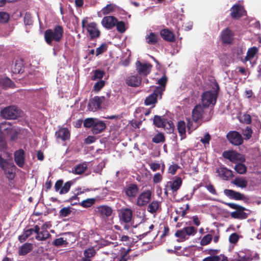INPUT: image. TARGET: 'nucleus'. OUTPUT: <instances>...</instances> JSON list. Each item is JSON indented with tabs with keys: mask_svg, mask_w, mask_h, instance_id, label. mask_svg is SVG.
Instances as JSON below:
<instances>
[{
	"mask_svg": "<svg viewBox=\"0 0 261 261\" xmlns=\"http://www.w3.org/2000/svg\"><path fill=\"white\" fill-rule=\"evenodd\" d=\"M235 171L239 174H243L246 172L247 167L242 163H238L236 165L234 168Z\"/></svg>",
	"mask_w": 261,
	"mask_h": 261,
	"instance_id": "obj_41",
	"label": "nucleus"
},
{
	"mask_svg": "<svg viewBox=\"0 0 261 261\" xmlns=\"http://www.w3.org/2000/svg\"><path fill=\"white\" fill-rule=\"evenodd\" d=\"M67 244L68 242L66 240H64L63 238L56 239L53 242V245L56 247L61 246L63 245H67Z\"/></svg>",
	"mask_w": 261,
	"mask_h": 261,
	"instance_id": "obj_54",
	"label": "nucleus"
},
{
	"mask_svg": "<svg viewBox=\"0 0 261 261\" xmlns=\"http://www.w3.org/2000/svg\"><path fill=\"white\" fill-rule=\"evenodd\" d=\"M197 232V229L194 226H188L179 230H177L175 236L181 239L186 240L188 239V236H194Z\"/></svg>",
	"mask_w": 261,
	"mask_h": 261,
	"instance_id": "obj_8",
	"label": "nucleus"
},
{
	"mask_svg": "<svg viewBox=\"0 0 261 261\" xmlns=\"http://www.w3.org/2000/svg\"><path fill=\"white\" fill-rule=\"evenodd\" d=\"M177 129L181 139L186 137V123L184 121H180L177 124Z\"/></svg>",
	"mask_w": 261,
	"mask_h": 261,
	"instance_id": "obj_37",
	"label": "nucleus"
},
{
	"mask_svg": "<svg viewBox=\"0 0 261 261\" xmlns=\"http://www.w3.org/2000/svg\"><path fill=\"white\" fill-rule=\"evenodd\" d=\"M6 166L5 167V169H3L5 171V174L7 177L9 179V180H12L14 178L15 176V173L13 171V169H7Z\"/></svg>",
	"mask_w": 261,
	"mask_h": 261,
	"instance_id": "obj_58",
	"label": "nucleus"
},
{
	"mask_svg": "<svg viewBox=\"0 0 261 261\" xmlns=\"http://www.w3.org/2000/svg\"><path fill=\"white\" fill-rule=\"evenodd\" d=\"M212 240V236L211 234H207L201 239L200 244L202 246H205L210 244Z\"/></svg>",
	"mask_w": 261,
	"mask_h": 261,
	"instance_id": "obj_59",
	"label": "nucleus"
},
{
	"mask_svg": "<svg viewBox=\"0 0 261 261\" xmlns=\"http://www.w3.org/2000/svg\"><path fill=\"white\" fill-rule=\"evenodd\" d=\"M36 233L35 239L38 241H45L51 237V234L45 229H41V231L39 230V232Z\"/></svg>",
	"mask_w": 261,
	"mask_h": 261,
	"instance_id": "obj_35",
	"label": "nucleus"
},
{
	"mask_svg": "<svg viewBox=\"0 0 261 261\" xmlns=\"http://www.w3.org/2000/svg\"><path fill=\"white\" fill-rule=\"evenodd\" d=\"M126 195L128 197H135L139 192V188L135 184L129 185L124 190Z\"/></svg>",
	"mask_w": 261,
	"mask_h": 261,
	"instance_id": "obj_25",
	"label": "nucleus"
},
{
	"mask_svg": "<svg viewBox=\"0 0 261 261\" xmlns=\"http://www.w3.org/2000/svg\"><path fill=\"white\" fill-rule=\"evenodd\" d=\"M182 185V179L179 176H175L173 181H168L166 184V187L169 188L173 193H176L180 189Z\"/></svg>",
	"mask_w": 261,
	"mask_h": 261,
	"instance_id": "obj_17",
	"label": "nucleus"
},
{
	"mask_svg": "<svg viewBox=\"0 0 261 261\" xmlns=\"http://www.w3.org/2000/svg\"><path fill=\"white\" fill-rule=\"evenodd\" d=\"M142 82V77L138 75H133L127 76L126 78V84L130 87H139Z\"/></svg>",
	"mask_w": 261,
	"mask_h": 261,
	"instance_id": "obj_22",
	"label": "nucleus"
},
{
	"mask_svg": "<svg viewBox=\"0 0 261 261\" xmlns=\"http://www.w3.org/2000/svg\"><path fill=\"white\" fill-rule=\"evenodd\" d=\"M114 5L112 4H108L106 7L103 8L101 12L103 15L109 14L114 11Z\"/></svg>",
	"mask_w": 261,
	"mask_h": 261,
	"instance_id": "obj_47",
	"label": "nucleus"
},
{
	"mask_svg": "<svg viewBox=\"0 0 261 261\" xmlns=\"http://www.w3.org/2000/svg\"><path fill=\"white\" fill-rule=\"evenodd\" d=\"M146 42L149 45H155L160 40V37L157 33L150 32L145 36Z\"/></svg>",
	"mask_w": 261,
	"mask_h": 261,
	"instance_id": "obj_31",
	"label": "nucleus"
},
{
	"mask_svg": "<svg viewBox=\"0 0 261 261\" xmlns=\"http://www.w3.org/2000/svg\"><path fill=\"white\" fill-rule=\"evenodd\" d=\"M226 138L229 142L234 145L239 146L243 142L241 135L237 131L229 132L226 135Z\"/></svg>",
	"mask_w": 261,
	"mask_h": 261,
	"instance_id": "obj_12",
	"label": "nucleus"
},
{
	"mask_svg": "<svg viewBox=\"0 0 261 261\" xmlns=\"http://www.w3.org/2000/svg\"><path fill=\"white\" fill-rule=\"evenodd\" d=\"M117 21V19L115 17L113 16H107L102 18L101 24L107 30H110L115 26Z\"/></svg>",
	"mask_w": 261,
	"mask_h": 261,
	"instance_id": "obj_19",
	"label": "nucleus"
},
{
	"mask_svg": "<svg viewBox=\"0 0 261 261\" xmlns=\"http://www.w3.org/2000/svg\"><path fill=\"white\" fill-rule=\"evenodd\" d=\"M63 27L60 25H56L53 29H48L45 31L44 38L47 44L51 46L54 41L60 42L63 38Z\"/></svg>",
	"mask_w": 261,
	"mask_h": 261,
	"instance_id": "obj_1",
	"label": "nucleus"
},
{
	"mask_svg": "<svg viewBox=\"0 0 261 261\" xmlns=\"http://www.w3.org/2000/svg\"><path fill=\"white\" fill-rule=\"evenodd\" d=\"M152 141L156 144L164 143L165 141V137L163 133H159L152 138Z\"/></svg>",
	"mask_w": 261,
	"mask_h": 261,
	"instance_id": "obj_42",
	"label": "nucleus"
},
{
	"mask_svg": "<svg viewBox=\"0 0 261 261\" xmlns=\"http://www.w3.org/2000/svg\"><path fill=\"white\" fill-rule=\"evenodd\" d=\"M243 8L239 5H234L231 8L230 15L233 19H238L242 16Z\"/></svg>",
	"mask_w": 261,
	"mask_h": 261,
	"instance_id": "obj_29",
	"label": "nucleus"
},
{
	"mask_svg": "<svg viewBox=\"0 0 261 261\" xmlns=\"http://www.w3.org/2000/svg\"><path fill=\"white\" fill-rule=\"evenodd\" d=\"M40 228L39 226L37 225H35L34 227V228H30L28 229H27L24 231V233L26 234V235L29 237L30 236H31L33 233L34 232L36 233L39 232V230H40Z\"/></svg>",
	"mask_w": 261,
	"mask_h": 261,
	"instance_id": "obj_56",
	"label": "nucleus"
},
{
	"mask_svg": "<svg viewBox=\"0 0 261 261\" xmlns=\"http://www.w3.org/2000/svg\"><path fill=\"white\" fill-rule=\"evenodd\" d=\"M133 216V211L128 208H121L120 211L119 218L120 221L125 223H129Z\"/></svg>",
	"mask_w": 261,
	"mask_h": 261,
	"instance_id": "obj_20",
	"label": "nucleus"
},
{
	"mask_svg": "<svg viewBox=\"0 0 261 261\" xmlns=\"http://www.w3.org/2000/svg\"><path fill=\"white\" fill-rule=\"evenodd\" d=\"M115 26L116 27L117 30L120 33H124L126 30L125 23L122 21H118L117 20Z\"/></svg>",
	"mask_w": 261,
	"mask_h": 261,
	"instance_id": "obj_55",
	"label": "nucleus"
},
{
	"mask_svg": "<svg viewBox=\"0 0 261 261\" xmlns=\"http://www.w3.org/2000/svg\"><path fill=\"white\" fill-rule=\"evenodd\" d=\"M152 67V65L150 63H142L139 61L136 62V70L140 77L148 75L150 73Z\"/></svg>",
	"mask_w": 261,
	"mask_h": 261,
	"instance_id": "obj_9",
	"label": "nucleus"
},
{
	"mask_svg": "<svg viewBox=\"0 0 261 261\" xmlns=\"http://www.w3.org/2000/svg\"><path fill=\"white\" fill-rule=\"evenodd\" d=\"M95 202V199L94 198H88L86 200H83L80 203V205L83 206V207L88 208L91 207L92 205H93Z\"/></svg>",
	"mask_w": 261,
	"mask_h": 261,
	"instance_id": "obj_45",
	"label": "nucleus"
},
{
	"mask_svg": "<svg viewBox=\"0 0 261 261\" xmlns=\"http://www.w3.org/2000/svg\"><path fill=\"white\" fill-rule=\"evenodd\" d=\"M232 183L238 187L241 188H246L247 186V181L244 178L238 177L236 178Z\"/></svg>",
	"mask_w": 261,
	"mask_h": 261,
	"instance_id": "obj_36",
	"label": "nucleus"
},
{
	"mask_svg": "<svg viewBox=\"0 0 261 261\" xmlns=\"http://www.w3.org/2000/svg\"><path fill=\"white\" fill-rule=\"evenodd\" d=\"M151 193L149 190H146L142 192L138 197L137 204L142 206L146 205L150 200Z\"/></svg>",
	"mask_w": 261,
	"mask_h": 261,
	"instance_id": "obj_13",
	"label": "nucleus"
},
{
	"mask_svg": "<svg viewBox=\"0 0 261 261\" xmlns=\"http://www.w3.org/2000/svg\"><path fill=\"white\" fill-rule=\"evenodd\" d=\"M250 258L243 251H240L237 253V256L234 259V261H249Z\"/></svg>",
	"mask_w": 261,
	"mask_h": 261,
	"instance_id": "obj_44",
	"label": "nucleus"
},
{
	"mask_svg": "<svg viewBox=\"0 0 261 261\" xmlns=\"http://www.w3.org/2000/svg\"><path fill=\"white\" fill-rule=\"evenodd\" d=\"M104 96H95L93 98H90L88 105V110L95 112L101 108V104L105 101Z\"/></svg>",
	"mask_w": 261,
	"mask_h": 261,
	"instance_id": "obj_10",
	"label": "nucleus"
},
{
	"mask_svg": "<svg viewBox=\"0 0 261 261\" xmlns=\"http://www.w3.org/2000/svg\"><path fill=\"white\" fill-rule=\"evenodd\" d=\"M14 161L16 165L22 168L25 163V152L22 149H19L14 153Z\"/></svg>",
	"mask_w": 261,
	"mask_h": 261,
	"instance_id": "obj_16",
	"label": "nucleus"
},
{
	"mask_svg": "<svg viewBox=\"0 0 261 261\" xmlns=\"http://www.w3.org/2000/svg\"><path fill=\"white\" fill-rule=\"evenodd\" d=\"M160 206V203L157 201H152L149 204L147 207V211L153 214L156 212Z\"/></svg>",
	"mask_w": 261,
	"mask_h": 261,
	"instance_id": "obj_39",
	"label": "nucleus"
},
{
	"mask_svg": "<svg viewBox=\"0 0 261 261\" xmlns=\"http://www.w3.org/2000/svg\"><path fill=\"white\" fill-rule=\"evenodd\" d=\"M7 149V144L5 142H2L0 144V167L2 169H5V167L9 164L8 161L2 157V152H5Z\"/></svg>",
	"mask_w": 261,
	"mask_h": 261,
	"instance_id": "obj_30",
	"label": "nucleus"
},
{
	"mask_svg": "<svg viewBox=\"0 0 261 261\" xmlns=\"http://www.w3.org/2000/svg\"><path fill=\"white\" fill-rule=\"evenodd\" d=\"M106 82L103 80H100L97 82L93 86V90L98 92L105 86Z\"/></svg>",
	"mask_w": 261,
	"mask_h": 261,
	"instance_id": "obj_52",
	"label": "nucleus"
},
{
	"mask_svg": "<svg viewBox=\"0 0 261 261\" xmlns=\"http://www.w3.org/2000/svg\"><path fill=\"white\" fill-rule=\"evenodd\" d=\"M239 239V235L237 233H233L229 236V241L231 243L236 244Z\"/></svg>",
	"mask_w": 261,
	"mask_h": 261,
	"instance_id": "obj_63",
	"label": "nucleus"
},
{
	"mask_svg": "<svg viewBox=\"0 0 261 261\" xmlns=\"http://www.w3.org/2000/svg\"><path fill=\"white\" fill-rule=\"evenodd\" d=\"M160 35L165 41L173 42L175 40V35L168 29H164L160 31Z\"/></svg>",
	"mask_w": 261,
	"mask_h": 261,
	"instance_id": "obj_26",
	"label": "nucleus"
},
{
	"mask_svg": "<svg viewBox=\"0 0 261 261\" xmlns=\"http://www.w3.org/2000/svg\"><path fill=\"white\" fill-rule=\"evenodd\" d=\"M164 89L160 86L156 87L153 93L147 96L145 101L144 103L146 106H150L154 105L157 102L158 97L160 96V98H162Z\"/></svg>",
	"mask_w": 261,
	"mask_h": 261,
	"instance_id": "obj_7",
	"label": "nucleus"
},
{
	"mask_svg": "<svg viewBox=\"0 0 261 261\" xmlns=\"http://www.w3.org/2000/svg\"><path fill=\"white\" fill-rule=\"evenodd\" d=\"M233 36L232 31L228 28H226L221 32V38L222 42L224 44H231L233 40Z\"/></svg>",
	"mask_w": 261,
	"mask_h": 261,
	"instance_id": "obj_15",
	"label": "nucleus"
},
{
	"mask_svg": "<svg viewBox=\"0 0 261 261\" xmlns=\"http://www.w3.org/2000/svg\"><path fill=\"white\" fill-rule=\"evenodd\" d=\"M12 71L14 74L23 72L22 63L20 61H15L14 65L12 66Z\"/></svg>",
	"mask_w": 261,
	"mask_h": 261,
	"instance_id": "obj_38",
	"label": "nucleus"
},
{
	"mask_svg": "<svg viewBox=\"0 0 261 261\" xmlns=\"http://www.w3.org/2000/svg\"><path fill=\"white\" fill-rule=\"evenodd\" d=\"M252 130L249 126H247L245 129H243L242 132L246 140H248L252 137Z\"/></svg>",
	"mask_w": 261,
	"mask_h": 261,
	"instance_id": "obj_53",
	"label": "nucleus"
},
{
	"mask_svg": "<svg viewBox=\"0 0 261 261\" xmlns=\"http://www.w3.org/2000/svg\"><path fill=\"white\" fill-rule=\"evenodd\" d=\"M33 245L31 243H25L23 244L18 250V254L20 256L25 255L33 249Z\"/></svg>",
	"mask_w": 261,
	"mask_h": 261,
	"instance_id": "obj_32",
	"label": "nucleus"
},
{
	"mask_svg": "<svg viewBox=\"0 0 261 261\" xmlns=\"http://www.w3.org/2000/svg\"><path fill=\"white\" fill-rule=\"evenodd\" d=\"M106 128V124L103 121L96 119L91 131L93 134L96 135L102 132Z\"/></svg>",
	"mask_w": 261,
	"mask_h": 261,
	"instance_id": "obj_27",
	"label": "nucleus"
},
{
	"mask_svg": "<svg viewBox=\"0 0 261 261\" xmlns=\"http://www.w3.org/2000/svg\"><path fill=\"white\" fill-rule=\"evenodd\" d=\"M13 129L10 122L5 121L0 123V131L4 135L9 136V134H11Z\"/></svg>",
	"mask_w": 261,
	"mask_h": 261,
	"instance_id": "obj_28",
	"label": "nucleus"
},
{
	"mask_svg": "<svg viewBox=\"0 0 261 261\" xmlns=\"http://www.w3.org/2000/svg\"><path fill=\"white\" fill-rule=\"evenodd\" d=\"M241 121L245 124H250L252 122L251 117L248 114H244L242 116Z\"/></svg>",
	"mask_w": 261,
	"mask_h": 261,
	"instance_id": "obj_61",
	"label": "nucleus"
},
{
	"mask_svg": "<svg viewBox=\"0 0 261 261\" xmlns=\"http://www.w3.org/2000/svg\"><path fill=\"white\" fill-rule=\"evenodd\" d=\"M222 156L224 158L229 160L232 163L241 162L245 161V156L234 150H226L223 152Z\"/></svg>",
	"mask_w": 261,
	"mask_h": 261,
	"instance_id": "obj_6",
	"label": "nucleus"
},
{
	"mask_svg": "<svg viewBox=\"0 0 261 261\" xmlns=\"http://www.w3.org/2000/svg\"><path fill=\"white\" fill-rule=\"evenodd\" d=\"M87 169V165L86 163L79 164L72 168V172L75 174H83Z\"/></svg>",
	"mask_w": 261,
	"mask_h": 261,
	"instance_id": "obj_34",
	"label": "nucleus"
},
{
	"mask_svg": "<svg viewBox=\"0 0 261 261\" xmlns=\"http://www.w3.org/2000/svg\"><path fill=\"white\" fill-rule=\"evenodd\" d=\"M72 184L71 181L66 182L63 185V180L62 179L58 180L55 185V190L56 192H59V194H64L68 193Z\"/></svg>",
	"mask_w": 261,
	"mask_h": 261,
	"instance_id": "obj_11",
	"label": "nucleus"
},
{
	"mask_svg": "<svg viewBox=\"0 0 261 261\" xmlns=\"http://www.w3.org/2000/svg\"><path fill=\"white\" fill-rule=\"evenodd\" d=\"M1 84L5 87L12 88L15 86L14 83L8 77L2 79Z\"/></svg>",
	"mask_w": 261,
	"mask_h": 261,
	"instance_id": "obj_46",
	"label": "nucleus"
},
{
	"mask_svg": "<svg viewBox=\"0 0 261 261\" xmlns=\"http://www.w3.org/2000/svg\"><path fill=\"white\" fill-rule=\"evenodd\" d=\"M105 75V72L100 69H96L94 70L93 75L91 76V79L93 81H96L98 79L101 80Z\"/></svg>",
	"mask_w": 261,
	"mask_h": 261,
	"instance_id": "obj_43",
	"label": "nucleus"
},
{
	"mask_svg": "<svg viewBox=\"0 0 261 261\" xmlns=\"http://www.w3.org/2000/svg\"><path fill=\"white\" fill-rule=\"evenodd\" d=\"M165 122L162 127L167 129L168 133L173 132L174 129L173 123L171 121H168L167 119H166Z\"/></svg>",
	"mask_w": 261,
	"mask_h": 261,
	"instance_id": "obj_48",
	"label": "nucleus"
},
{
	"mask_svg": "<svg viewBox=\"0 0 261 261\" xmlns=\"http://www.w3.org/2000/svg\"><path fill=\"white\" fill-rule=\"evenodd\" d=\"M55 136L57 138L65 141L70 139V132L67 128L62 127L56 132Z\"/></svg>",
	"mask_w": 261,
	"mask_h": 261,
	"instance_id": "obj_24",
	"label": "nucleus"
},
{
	"mask_svg": "<svg viewBox=\"0 0 261 261\" xmlns=\"http://www.w3.org/2000/svg\"><path fill=\"white\" fill-rule=\"evenodd\" d=\"M24 23L25 25H31L33 23L32 17L31 14L29 13H26L24 17Z\"/></svg>",
	"mask_w": 261,
	"mask_h": 261,
	"instance_id": "obj_64",
	"label": "nucleus"
},
{
	"mask_svg": "<svg viewBox=\"0 0 261 261\" xmlns=\"http://www.w3.org/2000/svg\"><path fill=\"white\" fill-rule=\"evenodd\" d=\"M71 213V208L70 206L64 207L60 210L59 211V216L61 217H65L68 216Z\"/></svg>",
	"mask_w": 261,
	"mask_h": 261,
	"instance_id": "obj_51",
	"label": "nucleus"
},
{
	"mask_svg": "<svg viewBox=\"0 0 261 261\" xmlns=\"http://www.w3.org/2000/svg\"><path fill=\"white\" fill-rule=\"evenodd\" d=\"M87 22L86 19H83L82 21V27L83 29L86 28L89 33L91 40L98 38L100 37L101 33L99 31L97 24L95 22H91L86 25Z\"/></svg>",
	"mask_w": 261,
	"mask_h": 261,
	"instance_id": "obj_5",
	"label": "nucleus"
},
{
	"mask_svg": "<svg viewBox=\"0 0 261 261\" xmlns=\"http://www.w3.org/2000/svg\"><path fill=\"white\" fill-rule=\"evenodd\" d=\"M258 51V48L255 46L249 48L247 50V55L244 58V62H246L247 61H251L257 55Z\"/></svg>",
	"mask_w": 261,
	"mask_h": 261,
	"instance_id": "obj_33",
	"label": "nucleus"
},
{
	"mask_svg": "<svg viewBox=\"0 0 261 261\" xmlns=\"http://www.w3.org/2000/svg\"><path fill=\"white\" fill-rule=\"evenodd\" d=\"M166 119L162 118L161 116L155 115L153 118V124L157 127H162Z\"/></svg>",
	"mask_w": 261,
	"mask_h": 261,
	"instance_id": "obj_40",
	"label": "nucleus"
},
{
	"mask_svg": "<svg viewBox=\"0 0 261 261\" xmlns=\"http://www.w3.org/2000/svg\"><path fill=\"white\" fill-rule=\"evenodd\" d=\"M96 212L102 217H110L113 212L110 206L106 205H99L96 208Z\"/></svg>",
	"mask_w": 261,
	"mask_h": 261,
	"instance_id": "obj_23",
	"label": "nucleus"
},
{
	"mask_svg": "<svg viewBox=\"0 0 261 261\" xmlns=\"http://www.w3.org/2000/svg\"><path fill=\"white\" fill-rule=\"evenodd\" d=\"M96 119L93 118H86L84 121V126L87 128H93Z\"/></svg>",
	"mask_w": 261,
	"mask_h": 261,
	"instance_id": "obj_49",
	"label": "nucleus"
},
{
	"mask_svg": "<svg viewBox=\"0 0 261 261\" xmlns=\"http://www.w3.org/2000/svg\"><path fill=\"white\" fill-rule=\"evenodd\" d=\"M214 91L211 90L204 92L201 95V102L203 107L208 108L211 105L214 106L217 101L220 87L217 82H215L213 87Z\"/></svg>",
	"mask_w": 261,
	"mask_h": 261,
	"instance_id": "obj_2",
	"label": "nucleus"
},
{
	"mask_svg": "<svg viewBox=\"0 0 261 261\" xmlns=\"http://www.w3.org/2000/svg\"><path fill=\"white\" fill-rule=\"evenodd\" d=\"M216 172L218 173L219 176L222 179L227 180L233 175L232 171L227 169L224 165H221L216 169Z\"/></svg>",
	"mask_w": 261,
	"mask_h": 261,
	"instance_id": "obj_14",
	"label": "nucleus"
},
{
	"mask_svg": "<svg viewBox=\"0 0 261 261\" xmlns=\"http://www.w3.org/2000/svg\"><path fill=\"white\" fill-rule=\"evenodd\" d=\"M108 45L105 43H102L100 46L98 47H97L96 49V56H98L102 54L105 52H106L108 49Z\"/></svg>",
	"mask_w": 261,
	"mask_h": 261,
	"instance_id": "obj_50",
	"label": "nucleus"
},
{
	"mask_svg": "<svg viewBox=\"0 0 261 261\" xmlns=\"http://www.w3.org/2000/svg\"><path fill=\"white\" fill-rule=\"evenodd\" d=\"M225 205L230 208L236 210L230 213V216L236 219L244 220L248 218L251 213V211L246 209L245 207L234 203H225Z\"/></svg>",
	"mask_w": 261,
	"mask_h": 261,
	"instance_id": "obj_3",
	"label": "nucleus"
},
{
	"mask_svg": "<svg viewBox=\"0 0 261 261\" xmlns=\"http://www.w3.org/2000/svg\"><path fill=\"white\" fill-rule=\"evenodd\" d=\"M22 112L15 106L7 107L1 112V115L6 119H16L21 117Z\"/></svg>",
	"mask_w": 261,
	"mask_h": 261,
	"instance_id": "obj_4",
	"label": "nucleus"
},
{
	"mask_svg": "<svg viewBox=\"0 0 261 261\" xmlns=\"http://www.w3.org/2000/svg\"><path fill=\"white\" fill-rule=\"evenodd\" d=\"M224 193L226 196L232 199H234L236 200H248V198H247L244 194L232 190L225 189L224 191Z\"/></svg>",
	"mask_w": 261,
	"mask_h": 261,
	"instance_id": "obj_18",
	"label": "nucleus"
},
{
	"mask_svg": "<svg viewBox=\"0 0 261 261\" xmlns=\"http://www.w3.org/2000/svg\"><path fill=\"white\" fill-rule=\"evenodd\" d=\"M203 106L198 104L196 105L192 112V116L193 121L197 122L202 118V115L204 113V108Z\"/></svg>",
	"mask_w": 261,
	"mask_h": 261,
	"instance_id": "obj_21",
	"label": "nucleus"
},
{
	"mask_svg": "<svg viewBox=\"0 0 261 261\" xmlns=\"http://www.w3.org/2000/svg\"><path fill=\"white\" fill-rule=\"evenodd\" d=\"M221 256L222 255L210 256L204 258L202 261H220Z\"/></svg>",
	"mask_w": 261,
	"mask_h": 261,
	"instance_id": "obj_62",
	"label": "nucleus"
},
{
	"mask_svg": "<svg viewBox=\"0 0 261 261\" xmlns=\"http://www.w3.org/2000/svg\"><path fill=\"white\" fill-rule=\"evenodd\" d=\"M10 19L9 14L5 12H0V22L6 23Z\"/></svg>",
	"mask_w": 261,
	"mask_h": 261,
	"instance_id": "obj_57",
	"label": "nucleus"
},
{
	"mask_svg": "<svg viewBox=\"0 0 261 261\" xmlns=\"http://www.w3.org/2000/svg\"><path fill=\"white\" fill-rule=\"evenodd\" d=\"M95 251L93 248H89L87 249H86L84 252V256L86 257L87 258H91L93 257L95 255Z\"/></svg>",
	"mask_w": 261,
	"mask_h": 261,
	"instance_id": "obj_60",
	"label": "nucleus"
}]
</instances>
